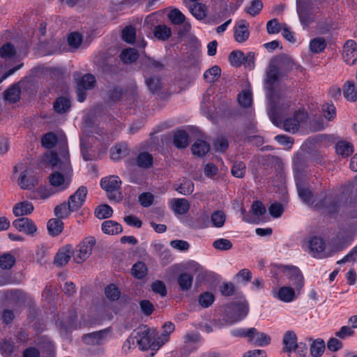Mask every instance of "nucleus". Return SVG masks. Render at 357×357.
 I'll return each instance as SVG.
<instances>
[{
	"label": "nucleus",
	"mask_w": 357,
	"mask_h": 357,
	"mask_svg": "<svg viewBox=\"0 0 357 357\" xmlns=\"http://www.w3.org/2000/svg\"><path fill=\"white\" fill-rule=\"evenodd\" d=\"M13 225L19 231L27 234H33L37 230V227L33 222L27 218H20L14 220Z\"/></svg>",
	"instance_id": "4468645a"
},
{
	"label": "nucleus",
	"mask_w": 357,
	"mask_h": 357,
	"mask_svg": "<svg viewBox=\"0 0 357 357\" xmlns=\"http://www.w3.org/2000/svg\"><path fill=\"white\" fill-rule=\"evenodd\" d=\"M284 76V74L278 68V67L270 62L268 70L266 72V82L270 86L274 84L279 79L280 77ZM270 90L273 91L272 86H270Z\"/></svg>",
	"instance_id": "412c9836"
},
{
	"label": "nucleus",
	"mask_w": 357,
	"mask_h": 357,
	"mask_svg": "<svg viewBox=\"0 0 357 357\" xmlns=\"http://www.w3.org/2000/svg\"><path fill=\"white\" fill-rule=\"evenodd\" d=\"M220 74V68L218 66H214L204 73V77L208 82L212 83L218 79Z\"/></svg>",
	"instance_id": "49530a36"
},
{
	"label": "nucleus",
	"mask_w": 357,
	"mask_h": 357,
	"mask_svg": "<svg viewBox=\"0 0 357 357\" xmlns=\"http://www.w3.org/2000/svg\"><path fill=\"white\" fill-rule=\"evenodd\" d=\"M308 119V114L305 110L296 111L293 116L286 119L283 122V128L289 132H296L299 127Z\"/></svg>",
	"instance_id": "423d86ee"
},
{
	"label": "nucleus",
	"mask_w": 357,
	"mask_h": 357,
	"mask_svg": "<svg viewBox=\"0 0 357 357\" xmlns=\"http://www.w3.org/2000/svg\"><path fill=\"white\" fill-rule=\"evenodd\" d=\"M54 346L52 342L43 340L40 342L39 349L29 347L24 351L23 357H39L40 355L54 356Z\"/></svg>",
	"instance_id": "0eeeda50"
},
{
	"label": "nucleus",
	"mask_w": 357,
	"mask_h": 357,
	"mask_svg": "<svg viewBox=\"0 0 357 357\" xmlns=\"http://www.w3.org/2000/svg\"><path fill=\"white\" fill-rule=\"evenodd\" d=\"M96 241L94 237L89 236L85 238L77 247L73 252V259L76 263L80 264L85 261L91 255L92 250L96 245Z\"/></svg>",
	"instance_id": "39448f33"
},
{
	"label": "nucleus",
	"mask_w": 357,
	"mask_h": 357,
	"mask_svg": "<svg viewBox=\"0 0 357 357\" xmlns=\"http://www.w3.org/2000/svg\"><path fill=\"white\" fill-rule=\"evenodd\" d=\"M246 166L243 162L236 161L231 168V174L236 178H243L245 174Z\"/></svg>",
	"instance_id": "6e6d98bb"
},
{
	"label": "nucleus",
	"mask_w": 357,
	"mask_h": 357,
	"mask_svg": "<svg viewBox=\"0 0 357 357\" xmlns=\"http://www.w3.org/2000/svg\"><path fill=\"white\" fill-rule=\"evenodd\" d=\"M102 231L106 234L115 235L122 232L123 229L117 222L109 220L102 223Z\"/></svg>",
	"instance_id": "b1692460"
},
{
	"label": "nucleus",
	"mask_w": 357,
	"mask_h": 357,
	"mask_svg": "<svg viewBox=\"0 0 357 357\" xmlns=\"http://www.w3.org/2000/svg\"><path fill=\"white\" fill-rule=\"evenodd\" d=\"M15 263V258L9 253L3 254L0 257V267L2 269H10Z\"/></svg>",
	"instance_id": "09e8293b"
},
{
	"label": "nucleus",
	"mask_w": 357,
	"mask_h": 357,
	"mask_svg": "<svg viewBox=\"0 0 357 357\" xmlns=\"http://www.w3.org/2000/svg\"><path fill=\"white\" fill-rule=\"evenodd\" d=\"M146 84L153 93L161 89V82L160 79L158 77L148 78L146 79Z\"/></svg>",
	"instance_id": "774afa93"
},
{
	"label": "nucleus",
	"mask_w": 357,
	"mask_h": 357,
	"mask_svg": "<svg viewBox=\"0 0 357 357\" xmlns=\"http://www.w3.org/2000/svg\"><path fill=\"white\" fill-rule=\"evenodd\" d=\"M72 167L68 158L60 164L59 170H55L49 176L50 183L52 186L59 188V190H64L69 185L71 181Z\"/></svg>",
	"instance_id": "f03ea898"
},
{
	"label": "nucleus",
	"mask_w": 357,
	"mask_h": 357,
	"mask_svg": "<svg viewBox=\"0 0 357 357\" xmlns=\"http://www.w3.org/2000/svg\"><path fill=\"white\" fill-rule=\"evenodd\" d=\"M33 211V204L28 202H22L16 204L13 208V214L15 216H23L28 214H30Z\"/></svg>",
	"instance_id": "5701e85b"
},
{
	"label": "nucleus",
	"mask_w": 357,
	"mask_h": 357,
	"mask_svg": "<svg viewBox=\"0 0 357 357\" xmlns=\"http://www.w3.org/2000/svg\"><path fill=\"white\" fill-rule=\"evenodd\" d=\"M335 149L337 153L343 157H348L354 152L353 145L344 141L337 142Z\"/></svg>",
	"instance_id": "c9c22d12"
},
{
	"label": "nucleus",
	"mask_w": 357,
	"mask_h": 357,
	"mask_svg": "<svg viewBox=\"0 0 357 357\" xmlns=\"http://www.w3.org/2000/svg\"><path fill=\"white\" fill-rule=\"evenodd\" d=\"M238 101L241 106L248 108L252 103V93L250 91H245L238 96Z\"/></svg>",
	"instance_id": "13d9d810"
},
{
	"label": "nucleus",
	"mask_w": 357,
	"mask_h": 357,
	"mask_svg": "<svg viewBox=\"0 0 357 357\" xmlns=\"http://www.w3.org/2000/svg\"><path fill=\"white\" fill-rule=\"evenodd\" d=\"M171 35V29L166 25H158L155 27L154 36L159 40H167Z\"/></svg>",
	"instance_id": "a19ab883"
},
{
	"label": "nucleus",
	"mask_w": 357,
	"mask_h": 357,
	"mask_svg": "<svg viewBox=\"0 0 357 357\" xmlns=\"http://www.w3.org/2000/svg\"><path fill=\"white\" fill-rule=\"evenodd\" d=\"M95 214L98 219H106L112 215L113 210L109 205L102 204L96 208Z\"/></svg>",
	"instance_id": "37998d69"
},
{
	"label": "nucleus",
	"mask_w": 357,
	"mask_h": 357,
	"mask_svg": "<svg viewBox=\"0 0 357 357\" xmlns=\"http://www.w3.org/2000/svg\"><path fill=\"white\" fill-rule=\"evenodd\" d=\"M249 24L245 20H241L234 27V38L238 43L246 41L250 36Z\"/></svg>",
	"instance_id": "a211bd4d"
},
{
	"label": "nucleus",
	"mask_w": 357,
	"mask_h": 357,
	"mask_svg": "<svg viewBox=\"0 0 357 357\" xmlns=\"http://www.w3.org/2000/svg\"><path fill=\"white\" fill-rule=\"evenodd\" d=\"M20 89L18 85L15 84L4 92L5 100L10 102H16L20 99Z\"/></svg>",
	"instance_id": "58836bf2"
},
{
	"label": "nucleus",
	"mask_w": 357,
	"mask_h": 357,
	"mask_svg": "<svg viewBox=\"0 0 357 357\" xmlns=\"http://www.w3.org/2000/svg\"><path fill=\"white\" fill-rule=\"evenodd\" d=\"M121 181L116 176H109L102 178L100 181L101 188L107 192L109 200L117 202L123 199V195L120 192Z\"/></svg>",
	"instance_id": "20e7f679"
},
{
	"label": "nucleus",
	"mask_w": 357,
	"mask_h": 357,
	"mask_svg": "<svg viewBox=\"0 0 357 357\" xmlns=\"http://www.w3.org/2000/svg\"><path fill=\"white\" fill-rule=\"evenodd\" d=\"M214 248L218 250H228L232 248L231 242L226 238H219L213 243Z\"/></svg>",
	"instance_id": "338daca9"
},
{
	"label": "nucleus",
	"mask_w": 357,
	"mask_h": 357,
	"mask_svg": "<svg viewBox=\"0 0 357 357\" xmlns=\"http://www.w3.org/2000/svg\"><path fill=\"white\" fill-rule=\"evenodd\" d=\"M173 209L177 214H185L190 209V204L185 199H176L173 204Z\"/></svg>",
	"instance_id": "4c0bfd02"
},
{
	"label": "nucleus",
	"mask_w": 357,
	"mask_h": 357,
	"mask_svg": "<svg viewBox=\"0 0 357 357\" xmlns=\"http://www.w3.org/2000/svg\"><path fill=\"white\" fill-rule=\"evenodd\" d=\"M211 220L214 227H222L226 220V215L222 211H215L211 214Z\"/></svg>",
	"instance_id": "864d4df0"
},
{
	"label": "nucleus",
	"mask_w": 357,
	"mask_h": 357,
	"mask_svg": "<svg viewBox=\"0 0 357 357\" xmlns=\"http://www.w3.org/2000/svg\"><path fill=\"white\" fill-rule=\"evenodd\" d=\"M61 43V40L52 38L41 43V48L45 51L47 54H53L60 51Z\"/></svg>",
	"instance_id": "393cba45"
},
{
	"label": "nucleus",
	"mask_w": 357,
	"mask_h": 357,
	"mask_svg": "<svg viewBox=\"0 0 357 357\" xmlns=\"http://www.w3.org/2000/svg\"><path fill=\"white\" fill-rule=\"evenodd\" d=\"M128 153L126 146L118 144L114 146L111 151V158L113 160H119Z\"/></svg>",
	"instance_id": "3c124183"
},
{
	"label": "nucleus",
	"mask_w": 357,
	"mask_h": 357,
	"mask_svg": "<svg viewBox=\"0 0 357 357\" xmlns=\"http://www.w3.org/2000/svg\"><path fill=\"white\" fill-rule=\"evenodd\" d=\"M15 54V49L14 46L10 43L4 44L0 48V56L3 59H10Z\"/></svg>",
	"instance_id": "052dcab7"
},
{
	"label": "nucleus",
	"mask_w": 357,
	"mask_h": 357,
	"mask_svg": "<svg viewBox=\"0 0 357 357\" xmlns=\"http://www.w3.org/2000/svg\"><path fill=\"white\" fill-rule=\"evenodd\" d=\"M76 211L75 210H73L70 207V204L63 202L60 205H57L54 210V215L59 219L66 218H68L71 212Z\"/></svg>",
	"instance_id": "72a5a7b5"
},
{
	"label": "nucleus",
	"mask_w": 357,
	"mask_h": 357,
	"mask_svg": "<svg viewBox=\"0 0 357 357\" xmlns=\"http://www.w3.org/2000/svg\"><path fill=\"white\" fill-rule=\"evenodd\" d=\"M96 84V78L91 74L84 75L79 81L77 86H79L85 89H91L94 87Z\"/></svg>",
	"instance_id": "8fccbe9b"
},
{
	"label": "nucleus",
	"mask_w": 357,
	"mask_h": 357,
	"mask_svg": "<svg viewBox=\"0 0 357 357\" xmlns=\"http://www.w3.org/2000/svg\"><path fill=\"white\" fill-rule=\"evenodd\" d=\"M120 58L126 64L132 63L137 60L139 58V53L134 48H126L122 50L120 54Z\"/></svg>",
	"instance_id": "7c9ffc66"
},
{
	"label": "nucleus",
	"mask_w": 357,
	"mask_h": 357,
	"mask_svg": "<svg viewBox=\"0 0 357 357\" xmlns=\"http://www.w3.org/2000/svg\"><path fill=\"white\" fill-rule=\"evenodd\" d=\"M294 289L288 287H281L278 292V298L284 302L291 301L294 298Z\"/></svg>",
	"instance_id": "a18cd8bd"
},
{
	"label": "nucleus",
	"mask_w": 357,
	"mask_h": 357,
	"mask_svg": "<svg viewBox=\"0 0 357 357\" xmlns=\"http://www.w3.org/2000/svg\"><path fill=\"white\" fill-rule=\"evenodd\" d=\"M139 204L144 207L151 206L154 201V195L151 192H143L138 197Z\"/></svg>",
	"instance_id": "69168bd1"
},
{
	"label": "nucleus",
	"mask_w": 357,
	"mask_h": 357,
	"mask_svg": "<svg viewBox=\"0 0 357 357\" xmlns=\"http://www.w3.org/2000/svg\"><path fill=\"white\" fill-rule=\"evenodd\" d=\"M47 229L51 236H58L63 229V222L59 218H52L47 222Z\"/></svg>",
	"instance_id": "cd10ccee"
},
{
	"label": "nucleus",
	"mask_w": 357,
	"mask_h": 357,
	"mask_svg": "<svg viewBox=\"0 0 357 357\" xmlns=\"http://www.w3.org/2000/svg\"><path fill=\"white\" fill-rule=\"evenodd\" d=\"M192 152L198 157L204 156L210 150V145L201 139L197 140L191 147Z\"/></svg>",
	"instance_id": "a878e982"
},
{
	"label": "nucleus",
	"mask_w": 357,
	"mask_h": 357,
	"mask_svg": "<svg viewBox=\"0 0 357 357\" xmlns=\"http://www.w3.org/2000/svg\"><path fill=\"white\" fill-rule=\"evenodd\" d=\"M87 195V188L85 186H80L77 191L70 196L68 202L73 210L77 211L82 207L85 202Z\"/></svg>",
	"instance_id": "ddd939ff"
},
{
	"label": "nucleus",
	"mask_w": 357,
	"mask_h": 357,
	"mask_svg": "<svg viewBox=\"0 0 357 357\" xmlns=\"http://www.w3.org/2000/svg\"><path fill=\"white\" fill-rule=\"evenodd\" d=\"M70 102L65 97H60L57 98L54 103V109L56 113H65L70 109Z\"/></svg>",
	"instance_id": "e433bc0d"
},
{
	"label": "nucleus",
	"mask_w": 357,
	"mask_h": 357,
	"mask_svg": "<svg viewBox=\"0 0 357 357\" xmlns=\"http://www.w3.org/2000/svg\"><path fill=\"white\" fill-rule=\"evenodd\" d=\"M122 40L125 42L132 44L135 42L136 38V30L134 26L129 25L126 26L121 32Z\"/></svg>",
	"instance_id": "79ce46f5"
},
{
	"label": "nucleus",
	"mask_w": 357,
	"mask_h": 357,
	"mask_svg": "<svg viewBox=\"0 0 357 357\" xmlns=\"http://www.w3.org/2000/svg\"><path fill=\"white\" fill-rule=\"evenodd\" d=\"M29 174V169H25L20 174L19 184L22 189H29L34 185L33 179L28 178Z\"/></svg>",
	"instance_id": "c03bdc74"
},
{
	"label": "nucleus",
	"mask_w": 357,
	"mask_h": 357,
	"mask_svg": "<svg viewBox=\"0 0 357 357\" xmlns=\"http://www.w3.org/2000/svg\"><path fill=\"white\" fill-rule=\"evenodd\" d=\"M141 69L144 72H148L149 68H155L157 70H161L164 68V64L159 61H155L151 57H145L141 59Z\"/></svg>",
	"instance_id": "bb28decb"
},
{
	"label": "nucleus",
	"mask_w": 357,
	"mask_h": 357,
	"mask_svg": "<svg viewBox=\"0 0 357 357\" xmlns=\"http://www.w3.org/2000/svg\"><path fill=\"white\" fill-rule=\"evenodd\" d=\"M57 142V137L54 132H48L41 139L42 145L46 149L53 148Z\"/></svg>",
	"instance_id": "603ef678"
},
{
	"label": "nucleus",
	"mask_w": 357,
	"mask_h": 357,
	"mask_svg": "<svg viewBox=\"0 0 357 357\" xmlns=\"http://www.w3.org/2000/svg\"><path fill=\"white\" fill-rule=\"evenodd\" d=\"M147 273V268L144 263L137 262L132 268V274L138 279L143 278Z\"/></svg>",
	"instance_id": "5fc2aeb1"
},
{
	"label": "nucleus",
	"mask_w": 357,
	"mask_h": 357,
	"mask_svg": "<svg viewBox=\"0 0 357 357\" xmlns=\"http://www.w3.org/2000/svg\"><path fill=\"white\" fill-rule=\"evenodd\" d=\"M296 2L299 20L304 26H307L314 20L312 13L309 9L307 0H296Z\"/></svg>",
	"instance_id": "1a4fd4ad"
},
{
	"label": "nucleus",
	"mask_w": 357,
	"mask_h": 357,
	"mask_svg": "<svg viewBox=\"0 0 357 357\" xmlns=\"http://www.w3.org/2000/svg\"><path fill=\"white\" fill-rule=\"evenodd\" d=\"M82 42V36L77 32L71 33L68 38V43L70 47L77 49Z\"/></svg>",
	"instance_id": "0e129e2a"
},
{
	"label": "nucleus",
	"mask_w": 357,
	"mask_h": 357,
	"mask_svg": "<svg viewBox=\"0 0 357 357\" xmlns=\"http://www.w3.org/2000/svg\"><path fill=\"white\" fill-rule=\"evenodd\" d=\"M244 54L243 52L237 50L233 51L229 56V61L234 66H240L243 63Z\"/></svg>",
	"instance_id": "bf43d9fd"
},
{
	"label": "nucleus",
	"mask_w": 357,
	"mask_h": 357,
	"mask_svg": "<svg viewBox=\"0 0 357 357\" xmlns=\"http://www.w3.org/2000/svg\"><path fill=\"white\" fill-rule=\"evenodd\" d=\"M249 312L248 301L232 302L225 307L223 320L227 324H232L241 321Z\"/></svg>",
	"instance_id": "7ed1b4c3"
},
{
	"label": "nucleus",
	"mask_w": 357,
	"mask_h": 357,
	"mask_svg": "<svg viewBox=\"0 0 357 357\" xmlns=\"http://www.w3.org/2000/svg\"><path fill=\"white\" fill-rule=\"evenodd\" d=\"M248 342L258 346L268 345L271 337L264 333L259 332L255 328H249Z\"/></svg>",
	"instance_id": "dca6fc26"
},
{
	"label": "nucleus",
	"mask_w": 357,
	"mask_h": 357,
	"mask_svg": "<svg viewBox=\"0 0 357 357\" xmlns=\"http://www.w3.org/2000/svg\"><path fill=\"white\" fill-rule=\"evenodd\" d=\"M73 254L71 246L66 245L60 250L56 255L54 263L56 266L61 267L66 265L70 260Z\"/></svg>",
	"instance_id": "aec40b11"
},
{
	"label": "nucleus",
	"mask_w": 357,
	"mask_h": 357,
	"mask_svg": "<svg viewBox=\"0 0 357 357\" xmlns=\"http://www.w3.org/2000/svg\"><path fill=\"white\" fill-rule=\"evenodd\" d=\"M188 134L183 130H177L174 135V144L178 149H185L188 145Z\"/></svg>",
	"instance_id": "2f4dec72"
},
{
	"label": "nucleus",
	"mask_w": 357,
	"mask_h": 357,
	"mask_svg": "<svg viewBox=\"0 0 357 357\" xmlns=\"http://www.w3.org/2000/svg\"><path fill=\"white\" fill-rule=\"evenodd\" d=\"M169 18L174 24H181L185 20L184 15L177 8H174L170 11Z\"/></svg>",
	"instance_id": "680f3d73"
},
{
	"label": "nucleus",
	"mask_w": 357,
	"mask_h": 357,
	"mask_svg": "<svg viewBox=\"0 0 357 357\" xmlns=\"http://www.w3.org/2000/svg\"><path fill=\"white\" fill-rule=\"evenodd\" d=\"M326 349V344L323 339L317 338L312 340L310 345V354L312 357H320Z\"/></svg>",
	"instance_id": "c85d7f7f"
},
{
	"label": "nucleus",
	"mask_w": 357,
	"mask_h": 357,
	"mask_svg": "<svg viewBox=\"0 0 357 357\" xmlns=\"http://www.w3.org/2000/svg\"><path fill=\"white\" fill-rule=\"evenodd\" d=\"M309 248L314 257L324 258L328 257L325 253V242L321 237L314 236L309 242Z\"/></svg>",
	"instance_id": "2eb2a0df"
},
{
	"label": "nucleus",
	"mask_w": 357,
	"mask_h": 357,
	"mask_svg": "<svg viewBox=\"0 0 357 357\" xmlns=\"http://www.w3.org/2000/svg\"><path fill=\"white\" fill-rule=\"evenodd\" d=\"M137 343L142 350H151V356L155 354L162 346V343L158 337V332L155 329L150 328L147 326H143L138 328Z\"/></svg>",
	"instance_id": "f257e3e1"
},
{
	"label": "nucleus",
	"mask_w": 357,
	"mask_h": 357,
	"mask_svg": "<svg viewBox=\"0 0 357 357\" xmlns=\"http://www.w3.org/2000/svg\"><path fill=\"white\" fill-rule=\"evenodd\" d=\"M109 330L104 329L99 331L84 334L82 339L88 345H98L103 344L109 335Z\"/></svg>",
	"instance_id": "9d476101"
},
{
	"label": "nucleus",
	"mask_w": 357,
	"mask_h": 357,
	"mask_svg": "<svg viewBox=\"0 0 357 357\" xmlns=\"http://www.w3.org/2000/svg\"><path fill=\"white\" fill-rule=\"evenodd\" d=\"M184 3L196 19L202 20L206 16L207 8L204 4L198 2L190 3L186 0L184 1Z\"/></svg>",
	"instance_id": "6ab92c4d"
},
{
	"label": "nucleus",
	"mask_w": 357,
	"mask_h": 357,
	"mask_svg": "<svg viewBox=\"0 0 357 357\" xmlns=\"http://www.w3.org/2000/svg\"><path fill=\"white\" fill-rule=\"evenodd\" d=\"M162 328L164 331L163 333L160 336L158 335V337L159 338L160 343L163 345L168 342L169 335L174 331V324L169 321L166 322L162 326Z\"/></svg>",
	"instance_id": "de8ad7c7"
},
{
	"label": "nucleus",
	"mask_w": 357,
	"mask_h": 357,
	"mask_svg": "<svg viewBox=\"0 0 357 357\" xmlns=\"http://www.w3.org/2000/svg\"><path fill=\"white\" fill-rule=\"evenodd\" d=\"M105 294L107 298L112 301H117L120 297V291L114 284H111L105 288Z\"/></svg>",
	"instance_id": "4d7b16f0"
},
{
	"label": "nucleus",
	"mask_w": 357,
	"mask_h": 357,
	"mask_svg": "<svg viewBox=\"0 0 357 357\" xmlns=\"http://www.w3.org/2000/svg\"><path fill=\"white\" fill-rule=\"evenodd\" d=\"M215 297L211 292H204L199 296V303L203 307L211 306L214 302Z\"/></svg>",
	"instance_id": "e2e57ef3"
},
{
	"label": "nucleus",
	"mask_w": 357,
	"mask_h": 357,
	"mask_svg": "<svg viewBox=\"0 0 357 357\" xmlns=\"http://www.w3.org/2000/svg\"><path fill=\"white\" fill-rule=\"evenodd\" d=\"M296 185L298 195L303 202L307 204H313L314 195L312 191L302 183H297Z\"/></svg>",
	"instance_id": "c756f323"
},
{
	"label": "nucleus",
	"mask_w": 357,
	"mask_h": 357,
	"mask_svg": "<svg viewBox=\"0 0 357 357\" xmlns=\"http://www.w3.org/2000/svg\"><path fill=\"white\" fill-rule=\"evenodd\" d=\"M281 271L292 282V284L299 291L304 285V278L298 268L296 266H281Z\"/></svg>",
	"instance_id": "6e6552de"
},
{
	"label": "nucleus",
	"mask_w": 357,
	"mask_h": 357,
	"mask_svg": "<svg viewBox=\"0 0 357 357\" xmlns=\"http://www.w3.org/2000/svg\"><path fill=\"white\" fill-rule=\"evenodd\" d=\"M344 61L349 66L356 63L357 59V44L353 40H347L343 47Z\"/></svg>",
	"instance_id": "9b49d317"
},
{
	"label": "nucleus",
	"mask_w": 357,
	"mask_h": 357,
	"mask_svg": "<svg viewBox=\"0 0 357 357\" xmlns=\"http://www.w3.org/2000/svg\"><path fill=\"white\" fill-rule=\"evenodd\" d=\"M136 162L138 167L149 169L153 165V156L148 152L140 153L136 158Z\"/></svg>",
	"instance_id": "473e14b6"
},
{
	"label": "nucleus",
	"mask_w": 357,
	"mask_h": 357,
	"mask_svg": "<svg viewBox=\"0 0 357 357\" xmlns=\"http://www.w3.org/2000/svg\"><path fill=\"white\" fill-rule=\"evenodd\" d=\"M283 351L287 353V355H290L292 351H295L297 343V336L296 333L292 331H288L285 333L283 340Z\"/></svg>",
	"instance_id": "f3484780"
},
{
	"label": "nucleus",
	"mask_w": 357,
	"mask_h": 357,
	"mask_svg": "<svg viewBox=\"0 0 357 357\" xmlns=\"http://www.w3.org/2000/svg\"><path fill=\"white\" fill-rule=\"evenodd\" d=\"M326 47V41L324 38L318 37L312 40L310 43V50L313 53H320Z\"/></svg>",
	"instance_id": "ea45409f"
},
{
	"label": "nucleus",
	"mask_w": 357,
	"mask_h": 357,
	"mask_svg": "<svg viewBox=\"0 0 357 357\" xmlns=\"http://www.w3.org/2000/svg\"><path fill=\"white\" fill-rule=\"evenodd\" d=\"M177 282L182 291H188L192 287L193 276L187 273H181L178 275Z\"/></svg>",
	"instance_id": "f704fd0d"
},
{
	"label": "nucleus",
	"mask_w": 357,
	"mask_h": 357,
	"mask_svg": "<svg viewBox=\"0 0 357 357\" xmlns=\"http://www.w3.org/2000/svg\"><path fill=\"white\" fill-rule=\"evenodd\" d=\"M342 91L347 100L350 102L357 101V89L353 81H347L342 86Z\"/></svg>",
	"instance_id": "4be33fe9"
},
{
	"label": "nucleus",
	"mask_w": 357,
	"mask_h": 357,
	"mask_svg": "<svg viewBox=\"0 0 357 357\" xmlns=\"http://www.w3.org/2000/svg\"><path fill=\"white\" fill-rule=\"evenodd\" d=\"M271 61L278 67L284 75L291 70L295 65L293 59L287 54L275 56Z\"/></svg>",
	"instance_id": "f8f14e48"
}]
</instances>
